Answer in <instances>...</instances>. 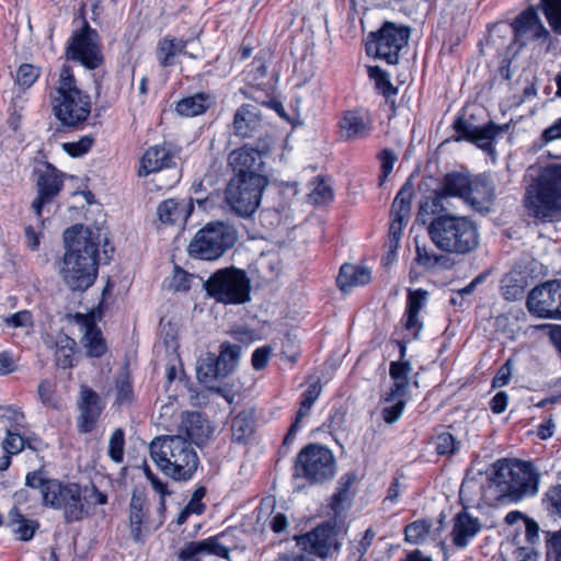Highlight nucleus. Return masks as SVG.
<instances>
[{"instance_id":"f257e3e1","label":"nucleus","mask_w":561,"mask_h":561,"mask_svg":"<svg viewBox=\"0 0 561 561\" xmlns=\"http://www.w3.org/2000/svg\"><path fill=\"white\" fill-rule=\"evenodd\" d=\"M267 152L244 146L229 154L234 176L229 181L225 201L240 217H250L257 209L263 191L268 184L265 169Z\"/></svg>"},{"instance_id":"f03ea898","label":"nucleus","mask_w":561,"mask_h":561,"mask_svg":"<svg viewBox=\"0 0 561 561\" xmlns=\"http://www.w3.org/2000/svg\"><path fill=\"white\" fill-rule=\"evenodd\" d=\"M64 241L61 279L70 290L84 291L96 278L99 247L106 241V233L96 226L77 225L64 232Z\"/></svg>"},{"instance_id":"7ed1b4c3","label":"nucleus","mask_w":561,"mask_h":561,"mask_svg":"<svg viewBox=\"0 0 561 561\" xmlns=\"http://www.w3.org/2000/svg\"><path fill=\"white\" fill-rule=\"evenodd\" d=\"M241 359V346L229 342L220 345L219 354L202 353L196 360V378L209 391L231 403L236 396L234 382L224 381L236 371Z\"/></svg>"},{"instance_id":"20e7f679","label":"nucleus","mask_w":561,"mask_h":561,"mask_svg":"<svg viewBox=\"0 0 561 561\" xmlns=\"http://www.w3.org/2000/svg\"><path fill=\"white\" fill-rule=\"evenodd\" d=\"M149 450L157 467L174 481L191 480L198 468L195 448L181 434L156 437Z\"/></svg>"},{"instance_id":"39448f33","label":"nucleus","mask_w":561,"mask_h":561,"mask_svg":"<svg viewBox=\"0 0 561 561\" xmlns=\"http://www.w3.org/2000/svg\"><path fill=\"white\" fill-rule=\"evenodd\" d=\"M539 473L529 462L497 460L490 478V490L501 503L516 502L538 491Z\"/></svg>"},{"instance_id":"423d86ee","label":"nucleus","mask_w":561,"mask_h":561,"mask_svg":"<svg viewBox=\"0 0 561 561\" xmlns=\"http://www.w3.org/2000/svg\"><path fill=\"white\" fill-rule=\"evenodd\" d=\"M49 99L55 117L64 126L79 127L90 116L91 98L78 87L72 69L67 65L61 67Z\"/></svg>"},{"instance_id":"0eeeda50","label":"nucleus","mask_w":561,"mask_h":561,"mask_svg":"<svg viewBox=\"0 0 561 561\" xmlns=\"http://www.w3.org/2000/svg\"><path fill=\"white\" fill-rule=\"evenodd\" d=\"M106 501L107 496L94 485L59 482L46 488L45 505L62 511L68 523L87 518L96 505H103Z\"/></svg>"},{"instance_id":"6e6552de","label":"nucleus","mask_w":561,"mask_h":561,"mask_svg":"<svg viewBox=\"0 0 561 561\" xmlns=\"http://www.w3.org/2000/svg\"><path fill=\"white\" fill-rule=\"evenodd\" d=\"M525 207L530 216L542 221H552L561 216V165L545 168L527 187Z\"/></svg>"},{"instance_id":"1a4fd4ad","label":"nucleus","mask_w":561,"mask_h":561,"mask_svg":"<svg viewBox=\"0 0 561 561\" xmlns=\"http://www.w3.org/2000/svg\"><path fill=\"white\" fill-rule=\"evenodd\" d=\"M427 233L436 248L447 253L467 254L479 244L478 229L467 217H437L428 225Z\"/></svg>"},{"instance_id":"9d476101","label":"nucleus","mask_w":561,"mask_h":561,"mask_svg":"<svg viewBox=\"0 0 561 561\" xmlns=\"http://www.w3.org/2000/svg\"><path fill=\"white\" fill-rule=\"evenodd\" d=\"M549 36L548 30L543 26L534 9L522 12L513 25L500 24L490 30L488 42L497 49L511 50L513 45H518L514 50L516 55L520 47L530 41L546 39Z\"/></svg>"},{"instance_id":"9b49d317","label":"nucleus","mask_w":561,"mask_h":561,"mask_svg":"<svg viewBox=\"0 0 561 561\" xmlns=\"http://www.w3.org/2000/svg\"><path fill=\"white\" fill-rule=\"evenodd\" d=\"M236 241V231L230 226L210 222L196 232L188 244V253L201 260H216Z\"/></svg>"},{"instance_id":"f8f14e48","label":"nucleus","mask_w":561,"mask_h":561,"mask_svg":"<svg viewBox=\"0 0 561 561\" xmlns=\"http://www.w3.org/2000/svg\"><path fill=\"white\" fill-rule=\"evenodd\" d=\"M334 473L335 459L329 448L311 444L298 454L294 473L298 486H302L300 479L318 483L331 479Z\"/></svg>"},{"instance_id":"ddd939ff","label":"nucleus","mask_w":561,"mask_h":561,"mask_svg":"<svg viewBox=\"0 0 561 561\" xmlns=\"http://www.w3.org/2000/svg\"><path fill=\"white\" fill-rule=\"evenodd\" d=\"M210 296L224 304H243L250 299V280L244 271L227 267L215 272L205 284Z\"/></svg>"},{"instance_id":"4468645a","label":"nucleus","mask_w":561,"mask_h":561,"mask_svg":"<svg viewBox=\"0 0 561 561\" xmlns=\"http://www.w3.org/2000/svg\"><path fill=\"white\" fill-rule=\"evenodd\" d=\"M409 36L408 27L387 22L377 33H370L366 42V53L389 65H396L399 53L407 45Z\"/></svg>"},{"instance_id":"2eb2a0df","label":"nucleus","mask_w":561,"mask_h":561,"mask_svg":"<svg viewBox=\"0 0 561 561\" xmlns=\"http://www.w3.org/2000/svg\"><path fill=\"white\" fill-rule=\"evenodd\" d=\"M344 534L343 525L337 526L328 522L312 531L298 538L302 548L321 558H327L336 552L341 546V537Z\"/></svg>"},{"instance_id":"dca6fc26","label":"nucleus","mask_w":561,"mask_h":561,"mask_svg":"<svg viewBox=\"0 0 561 561\" xmlns=\"http://www.w3.org/2000/svg\"><path fill=\"white\" fill-rule=\"evenodd\" d=\"M560 280L548 282L529 293L527 308L538 318L560 319Z\"/></svg>"},{"instance_id":"f3484780","label":"nucleus","mask_w":561,"mask_h":561,"mask_svg":"<svg viewBox=\"0 0 561 561\" xmlns=\"http://www.w3.org/2000/svg\"><path fill=\"white\" fill-rule=\"evenodd\" d=\"M98 35L90 27H84L76 34L67 48L69 59L80 62L88 69H95L103 62V56L98 45Z\"/></svg>"},{"instance_id":"a211bd4d","label":"nucleus","mask_w":561,"mask_h":561,"mask_svg":"<svg viewBox=\"0 0 561 561\" xmlns=\"http://www.w3.org/2000/svg\"><path fill=\"white\" fill-rule=\"evenodd\" d=\"M62 183V174L51 164H46L43 170H39L37 197L32 204V208L38 218L41 217L42 208L58 195Z\"/></svg>"},{"instance_id":"6ab92c4d","label":"nucleus","mask_w":561,"mask_h":561,"mask_svg":"<svg viewBox=\"0 0 561 561\" xmlns=\"http://www.w3.org/2000/svg\"><path fill=\"white\" fill-rule=\"evenodd\" d=\"M455 128L461 133L458 139L469 140L489 153L494 151V139L504 131L503 127L494 124L474 126L462 118L455 122Z\"/></svg>"},{"instance_id":"aec40b11","label":"nucleus","mask_w":561,"mask_h":561,"mask_svg":"<svg viewBox=\"0 0 561 561\" xmlns=\"http://www.w3.org/2000/svg\"><path fill=\"white\" fill-rule=\"evenodd\" d=\"M76 322L82 332L81 342L85 353L90 357H101L105 354L107 346L101 330L95 323L94 311L89 313H77Z\"/></svg>"},{"instance_id":"412c9836","label":"nucleus","mask_w":561,"mask_h":561,"mask_svg":"<svg viewBox=\"0 0 561 561\" xmlns=\"http://www.w3.org/2000/svg\"><path fill=\"white\" fill-rule=\"evenodd\" d=\"M175 151L171 145L162 144L148 148L140 159L139 176H147L162 169L172 167L175 162Z\"/></svg>"},{"instance_id":"4be33fe9","label":"nucleus","mask_w":561,"mask_h":561,"mask_svg":"<svg viewBox=\"0 0 561 561\" xmlns=\"http://www.w3.org/2000/svg\"><path fill=\"white\" fill-rule=\"evenodd\" d=\"M103 410L101 399L93 390L88 387H81L79 402V417L77 421L78 430L81 433L93 431L98 419Z\"/></svg>"},{"instance_id":"5701e85b","label":"nucleus","mask_w":561,"mask_h":561,"mask_svg":"<svg viewBox=\"0 0 561 561\" xmlns=\"http://www.w3.org/2000/svg\"><path fill=\"white\" fill-rule=\"evenodd\" d=\"M193 208L192 198H169L158 205L157 215L164 225L183 227Z\"/></svg>"},{"instance_id":"b1692460","label":"nucleus","mask_w":561,"mask_h":561,"mask_svg":"<svg viewBox=\"0 0 561 561\" xmlns=\"http://www.w3.org/2000/svg\"><path fill=\"white\" fill-rule=\"evenodd\" d=\"M494 198V185L485 175L471 176L463 202L478 211L488 210Z\"/></svg>"},{"instance_id":"393cba45","label":"nucleus","mask_w":561,"mask_h":561,"mask_svg":"<svg viewBox=\"0 0 561 561\" xmlns=\"http://www.w3.org/2000/svg\"><path fill=\"white\" fill-rule=\"evenodd\" d=\"M180 431L184 432L187 436L185 438L196 446L205 444L213 432L209 423L197 412H187L182 416Z\"/></svg>"},{"instance_id":"a878e982","label":"nucleus","mask_w":561,"mask_h":561,"mask_svg":"<svg viewBox=\"0 0 561 561\" xmlns=\"http://www.w3.org/2000/svg\"><path fill=\"white\" fill-rule=\"evenodd\" d=\"M368 117L357 111L346 112L340 121V134L345 140H358L370 134Z\"/></svg>"},{"instance_id":"bb28decb","label":"nucleus","mask_w":561,"mask_h":561,"mask_svg":"<svg viewBox=\"0 0 561 561\" xmlns=\"http://www.w3.org/2000/svg\"><path fill=\"white\" fill-rule=\"evenodd\" d=\"M45 345L54 351L56 365L60 368H69L73 365L76 341L64 333L47 334L44 337Z\"/></svg>"},{"instance_id":"cd10ccee","label":"nucleus","mask_w":561,"mask_h":561,"mask_svg":"<svg viewBox=\"0 0 561 561\" xmlns=\"http://www.w3.org/2000/svg\"><path fill=\"white\" fill-rule=\"evenodd\" d=\"M481 524L478 518L467 512L458 513L454 518L453 541L457 547L463 548L469 540L480 530Z\"/></svg>"},{"instance_id":"c85d7f7f","label":"nucleus","mask_w":561,"mask_h":561,"mask_svg":"<svg viewBox=\"0 0 561 561\" xmlns=\"http://www.w3.org/2000/svg\"><path fill=\"white\" fill-rule=\"evenodd\" d=\"M215 96L208 92H198L180 100L176 103L175 111L184 117H194L204 114L215 104Z\"/></svg>"},{"instance_id":"c756f323","label":"nucleus","mask_w":561,"mask_h":561,"mask_svg":"<svg viewBox=\"0 0 561 561\" xmlns=\"http://www.w3.org/2000/svg\"><path fill=\"white\" fill-rule=\"evenodd\" d=\"M261 126L259 110L254 105H242L234 114L233 129L241 137H250Z\"/></svg>"},{"instance_id":"7c9ffc66","label":"nucleus","mask_w":561,"mask_h":561,"mask_svg":"<svg viewBox=\"0 0 561 561\" xmlns=\"http://www.w3.org/2000/svg\"><path fill=\"white\" fill-rule=\"evenodd\" d=\"M371 272L362 265L344 264L336 278L342 291H350L355 286H363L370 282Z\"/></svg>"},{"instance_id":"2f4dec72","label":"nucleus","mask_w":561,"mask_h":561,"mask_svg":"<svg viewBox=\"0 0 561 561\" xmlns=\"http://www.w3.org/2000/svg\"><path fill=\"white\" fill-rule=\"evenodd\" d=\"M201 554H215L220 558H228L229 549L220 542V537H210L193 542L182 551L183 558L193 561H197L196 558Z\"/></svg>"},{"instance_id":"473e14b6","label":"nucleus","mask_w":561,"mask_h":561,"mask_svg":"<svg viewBox=\"0 0 561 561\" xmlns=\"http://www.w3.org/2000/svg\"><path fill=\"white\" fill-rule=\"evenodd\" d=\"M357 476L355 472L344 473L337 483V491L333 495L332 510L336 515L345 511L352 503L355 495V482Z\"/></svg>"},{"instance_id":"72a5a7b5","label":"nucleus","mask_w":561,"mask_h":561,"mask_svg":"<svg viewBox=\"0 0 561 561\" xmlns=\"http://www.w3.org/2000/svg\"><path fill=\"white\" fill-rule=\"evenodd\" d=\"M321 393V387L318 382L311 383L302 393L300 408L297 412L296 420L294 424L290 426L289 432L285 437V443L290 442L294 438V435L299 428L300 422L306 417L309 413V410L318 399Z\"/></svg>"},{"instance_id":"f704fd0d","label":"nucleus","mask_w":561,"mask_h":561,"mask_svg":"<svg viewBox=\"0 0 561 561\" xmlns=\"http://www.w3.org/2000/svg\"><path fill=\"white\" fill-rule=\"evenodd\" d=\"M470 174L467 173H449L445 176L444 186L442 193L437 194L436 199L439 202L446 195L457 196L462 201L468 193L471 181Z\"/></svg>"},{"instance_id":"c9c22d12","label":"nucleus","mask_w":561,"mask_h":561,"mask_svg":"<svg viewBox=\"0 0 561 561\" xmlns=\"http://www.w3.org/2000/svg\"><path fill=\"white\" fill-rule=\"evenodd\" d=\"M421 308V289H409L407 310L403 318V327L411 336L416 339L420 330L419 311Z\"/></svg>"},{"instance_id":"e433bc0d","label":"nucleus","mask_w":561,"mask_h":561,"mask_svg":"<svg viewBox=\"0 0 561 561\" xmlns=\"http://www.w3.org/2000/svg\"><path fill=\"white\" fill-rule=\"evenodd\" d=\"M254 433V421L249 412H240L231 421V439L233 443L244 444Z\"/></svg>"},{"instance_id":"4c0bfd02","label":"nucleus","mask_w":561,"mask_h":561,"mask_svg":"<svg viewBox=\"0 0 561 561\" xmlns=\"http://www.w3.org/2000/svg\"><path fill=\"white\" fill-rule=\"evenodd\" d=\"M186 42L176 38H163L159 42L157 47V56L162 67L171 66L174 64V58L179 54L185 53Z\"/></svg>"},{"instance_id":"58836bf2","label":"nucleus","mask_w":561,"mask_h":561,"mask_svg":"<svg viewBox=\"0 0 561 561\" xmlns=\"http://www.w3.org/2000/svg\"><path fill=\"white\" fill-rule=\"evenodd\" d=\"M412 178H413V174L398 192V194L392 203V209H391L392 216H398L399 218L409 219L410 211H411V199L414 194V185L412 183Z\"/></svg>"},{"instance_id":"ea45409f","label":"nucleus","mask_w":561,"mask_h":561,"mask_svg":"<svg viewBox=\"0 0 561 561\" xmlns=\"http://www.w3.org/2000/svg\"><path fill=\"white\" fill-rule=\"evenodd\" d=\"M9 520L13 533L20 540L27 541L32 539L37 528L34 520L25 518L16 507L10 511Z\"/></svg>"},{"instance_id":"a19ab883","label":"nucleus","mask_w":561,"mask_h":561,"mask_svg":"<svg viewBox=\"0 0 561 561\" xmlns=\"http://www.w3.org/2000/svg\"><path fill=\"white\" fill-rule=\"evenodd\" d=\"M404 396L405 393L400 391H390L388 397L385 398L381 414L386 423L392 424L400 419L405 404Z\"/></svg>"},{"instance_id":"79ce46f5","label":"nucleus","mask_w":561,"mask_h":561,"mask_svg":"<svg viewBox=\"0 0 561 561\" xmlns=\"http://www.w3.org/2000/svg\"><path fill=\"white\" fill-rule=\"evenodd\" d=\"M367 73L380 93L386 96L396 94V89L390 81L389 75L383 69L378 66H368Z\"/></svg>"},{"instance_id":"37998d69","label":"nucleus","mask_w":561,"mask_h":561,"mask_svg":"<svg viewBox=\"0 0 561 561\" xmlns=\"http://www.w3.org/2000/svg\"><path fill=\"white\" fill-rule=\"evenodd\" d=\"M411 371V365L408 362H392L390 365V376L393 379V388L391 391H400L405 393L409 386L408 375Z\"/></svg>"},{"instance_id":"c03bdc74","label":"nucleus","mask_w":561,"mask_h":561,"mask_svg":"<svg viewBox=\"0 0 561 561\" xmlns=\"http://www.w3.org/2000/svg\"><path fill=\"white\" fill-rule=\"evenodd\" d=\"M4 322L9 328L21 330L24 336L33 332L34 321L31 312L27 310H21L5 318Z\"/></svg>"},{"instance_id":"a18cd8bd","label":"nucleus","mask_w":561,"mask_h":561,"mask_svg":"<svg viewBox=\"0 0 561 561\" xmlns=\"http://www.w3.org/2000/svg\"><path fill=\"white\" fill-rule=\"evenodd\" d=\"M144 472L146 474V478L150 481L152 489L161 495L160 503H159V519L156 524L154 528L160 527L163 524L164 520V511H165V502L164 496L169 494L167 483L161 481L158 477H156L152 471L148 468V466H145Z\"/></svg>"},{"instance_id":"49530a36","label":"nucleus","mask_w":561,"mask_h":561,"mask_svg":"<svg viewBox=\"0 0 561 561\" xmlns=\"http://www.w3.org/2000/svg\"><path fill=\"white\" fill-rule=\"evenodd\" d=\"M271 507H259L257 508V520L265 519L268 523V527L276 534L283 533L287 526V517L283 513L270 512Z\"/></svg>"},{"instance_id":"de8ad7c7","label":"nucleus","mask_w":561,"mask_h":561,"mask_svg":"<svg viewBox=\"0 0 561 561\" xmlns=\"http://www.w3.org/2000/svg\"><path fill=\"white\" fill-rule=\"evenodd\" d=\"M543 13L554 32L561 34V0H540Z\"/></svg>"},{"instance_id":"09e8293b","label":"nucleus","mask_w":561,"mask_h":561,"mask_svg":"<svg viewBox=\"0 0 561 561\" xmlns=\"http://www.w3.org/2000/svg\"><path fill=\"white\" fill-rule=\"evenodd\" d=\"M311 192L309 193V201L312 204H325L333 197L331 186L321 179H316L311 182Z\"/></svg>"},{"instance_id":"8fccbe9b","label":"nucleus","mask_w":561,"mask_h":561,"mask_svg":"<svg viewBox=\"0 0 561 561\" xmlns=\"http://www.w3.org/2000/svg\"><path fill=\"white\" fill-rule=\"evenodd\" d=\"M408 219L392 216V220L389 226L388 241L386 247L390 249L391 253H394L400 244L403 227L407 225Z\"/></svg>"},{"instance_id":"3c124183","label":"nucleus","mask_w":561,"mask_h":561,"mask_svg":"<svg viewBox=\"0 0 561 561\" xmlns=\"http://www.w3.org/2000/svg\"><path fill=\"white\" fill-rule=\"evenodd\" d=\"M124 432L121 428H117L111 435L108 442V456L115 462H122L124 456Z\"/></svg>"},{"instance_id":"603ef678","label":"nucleus","mask_w":561,"mask_h":561,"mask_svg":"<svg viewBox=\"0 0 561 561\" xmlns=\"http://www.w3.org/2000/svg\"><path fill=\"white\" fill-rule=\"evenodd\" d=\"M39 77V70L33 65L24 64L16 71L15 82L21 88H30Z\"/></svg>"},{"instance_id":"864d4df0","label":"nucleus","mask_w":561,"mask_h":561,"mask_svg":"<svg viewBox=\"0 0 561 561\" xmlns=\"http://www.w3.org/2000/svg\"><path fill=\"white\" fill-rule=\"evenodd\" d=\"M56 385L45 379L38 385L37 393L41 402L49 408H58V401L55 397Z\"/></svg>"},{"instance_id":"5fc2aeb1","label":"nucleus","mask_w":561,"mask_h":561,"mask_svg":"<svg viewBox=\"0 0 561 561\" xmlns=\"http://www.w3.org/2000/svg\"><path fill=\"white\" fill-rule=\"evenodd\" d=\"M378 158H379L380 169H381V174H380L379 181H380V185H382L383 182L389 176V174L392 172L398 158H397V154L390 149H383L379 153Z\"/></svg>"},{"instance_id":"6e6d98bb","label":"nucleus","mask_w":561,"mask_h":561,"mask_svg":"<svg viewBox=\"0 0 561 561\" xmlns=\"http://www.w3.org/2000/svg\"><path fill=\"white\" fill-rule=\"evenodd\" d=\"M26 485L32 489H38L41 491L43 502L45 503L46 488L50 483H59L57 480H47L45 479L43 472L41 470L33 471L27 473L25 478Z\"/></svg>"},{"instance_id":"4d7b16f0","label":"nucleus","mask_w":561,"mask_h":561,"mask_svg":"<svg viewBox=\"0 0 561 561\" xmlns=\"http://www.w3.org/2000/svg\"><path fill=\"white\" fill-rule=\"evenodd\" d=\"M192 280V274L176 266L170 279V287L175 291H187L191 288Z\"/></svg>"},{"instance_id":"13d9d810","label":"nucleus","mask_w":561,"mask_h":561,"mask_svg":"<svg viewBox=\"0 0 561 561\" xmlns=\"http://www.w3.org/2000/svg\"><path fill=\"white\" fill-rule=\"evenodd\" d=\"M92 144L93 139L90 136H83L78 141L64 142L62 149L71 157H80L90 150Z\"/></svg>"},{"instance_id":"bf43d9fd","label":"nucleus","mask_w":561,"mask_h":561,"mask_svg":"<svg viewBox=\"0 0 561 561\" xmlns=\"http://www.w3.org/2000/svg\"><path fill=\"white\" fill-rule=\"evenodd\" d=\"M434 445L437 454L448 455L454 454L458 446L457 442L450 433H442L434 439Z\"/></svg>"},{"instance_id":"052dcab7","label":"nucleus","mask_w":561,"mask_h":561,"mask_svg":"<svg viewBox=\"0 0 561 561\" xmlns=\"http://www.w3.org/2000/svg\"><path fill=\"white\" fill-rule=\"evenodd\" d=\"M25 446L24 438L11 430H8L7 437L3 440V449L9 455H16L23 450Z\"/></svg>"},{"instance_id":"680f3d73","label":"nucleus","mask_w":561,"mask_h":561,"mask_svg":"<svg viewBox=\"0 0 561 561\" xmlns=\"http://www.w3.org/2000/svg\"><path fill=\"white\" fill-rule=\"evenodd\" d=\"M272 354V347L268 345H264L261 347H257L252 353V366L255 370H261L266 367L270 356Z\"/></svg>"},{"instance_id":"e2e57ef3","label":"nucleus","mask_w":561,"mask_h":561,"mask_svg":"<svg viewBox=\"0 0 561 561\" xmlns=\"http://www.w3.org/2000/svg\"><path fill=\"white\" fill-rule=\"evenodd\" d=\"M142 518H144L142 508L131 505L129 522H130L131 534L136 540L140 539Z\"/></svg>"},{"instance_id":"0e129e2a","label":"nucleus","mask_w":561,"mask_h":561,"mask_svg":"<svg viewBox=\"0 0 561 561\" xmlns=\"http://www.w3.org/2000/svg\"><path fill=\"white\" fill-rule=\"evenodd\" d=\"M0 419L9 421L12 425H21L24 414L12 405H0Z\"/></svg>"},{"instance_id":"69168bd1","label":"nucleus","mask_w":561,"mask_h":561,"mask_svg":"<svg viewBox=\"0 0 561 561\" xmlns=\"http://www.w3.org/2000/svg\"><path fill=\"white\" fill-rule=\"evenodd\" d=\"M547 548L556 561H561V528L558 531L548 533Z\"/></svg>"},{"instance_id":"338daca9","label":"nucleus","mask_w":561,"mask_h":561,"mask_svg":"<svg viewBox=\"0 0 561 561\" xmlns=\"http://www.w3.org/2000/svg\"><path fill=\"white\" fill-rule=\"evenodd\" d=\"M546 501L551 510L561 517V484L549 489Z\"/></svg>"},{"instance_id":"774afa93","label":"nucleus","mask_w":561,"mask_h":561,"mask_svg":"<svg viewBox=\"0 0 561 561\" xmlns=\"http://www.w3.org/2000/svg\"><path fill=\"white\" fill-rule=\"evenodd\" d=\"M16 369L15 359L10 352L0 353V375L4 376Z\"/></svg>"}]
</instances>
